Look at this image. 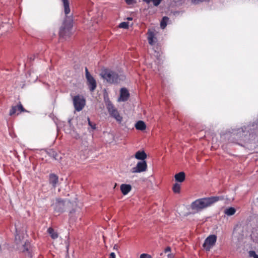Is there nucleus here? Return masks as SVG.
<instances>
[{
    "label": "nucleus",
    "mask_w": 258,
    "mask_h": 258,
    "mask_svg": "<svg viewBox=\"0 0 258 258\" xmlns=\"http://www.w3.org/2000/svg\"><path fill=\"white\" fill-rule=\"evenodd\" d=\"M223 199V198L221 197H211L199 199L191 203L190 208L195 213H198Z\"/></svg>",
    "instance_id": "nucleus-1"
},
{
    "label": "nucleus",
    "mask_w": 258,
    "mask_h": 258,
    "mask_svg": "<svg viewBox=\"0 0 258 258\" xmlns=\"http://www.w3.org/2000/svg\"><path fill=\"white\" fill-rule=\"evenodd\" d=\"M101 78L108 83L117 84L119 83L120 79L118 74L110 69H103L100 73Z\"/></svg>",
    "instance_id": "nucleus-2"
},
{
    "label": "nucleus",
    "mask_w": 258,
    "mask_h": 258,
    "mask_svg": "<svg viewBox=\"0 0 258 258\" xmlns=\"http://www.w3.org/2000/svg\"><path fill=\"white\" fill-rule=\"evenodd\" d=\"M104 102L110 116L120 122L122 120V117L120 115L117 109L115 107L108 97H104Z\"/></svg>",
    "instance_id": "nucleus-3"
},
{
    "label": "nucleus",
    "mask_w": 258,
    "mask_h": 258,
    "mask_svg": "<svg viewBox=\"0 0 258 258\" xmlns=\"http://www.w3.org/2000/svg\"><path fill=\"white\" fill-rule=\"evenodd\" d=\"M73 27L72 18L67 16L59 30V36L61 37L69 36Z\"/></svg>",
    "instance_id": "nucleus-4"
},
{
    "label": "nucleus",
    "mask_w": 258,
    "mask_h": 258,
    "mask_svg": "<svg viewBox=\"0 0 258 258\" xmlns=\"http://www.w3.org/2000/svg\"><path fill=\"white\" fill-rule=\"evenodd\" d=\"M217 241V236L214 234L210 235L204 241L203 247L207 251H210V249L215 245Z\"/></svg>",
    "instance_id": "nucleus-5"
},
{
    "label": "nucleus",
    "mask_w": 258,
    "mask_h": 258,
    "mask_svg": "<svg viewBox=\"0 0 258 258\" xmlns=\"http://www.w3.org/2000/svg\"><path fill=\"white\" fill-rule=\"evenodd\" d=\"M73 104L75 110L80 111L83 109L85 105V100L80 95H76L73 98Z\"/></svg>",
    "instance_id": "nucleus-6"
},
{
    "label": "nucleus",
    "mask_w": 258,
    "mask_h": 258,
    "mask_svg": "<svg viewBox=\"0 0 258 258\" xmlns=\"http://www.w3.org/2000/svg\"><path fill=\"white\" fill-rule=\"evenodd\" d=\"M86 78L87 81V84L90 91H94L97 86L96 82L95 79L91 75L87 68H85Z\"/></svg>",
    "instance_id": "nucleus-7"
},
{
    "label": "nucleus",
    "mask_w": 258,
    "mask_h": 258,
    "mask_svg": "<svg viewBox=\"0 0 258 258\" xmlns=\"http://www.w3.org/2000/svg\"><path fill=\"white\" fill-rule=\"evenodd\" d=\"M66 201L60 199H56V202L54 204V211L58 213H63L66 209Z\"/></svg>",
    "instance_id": "nucleus-8"
},
{
    "label": "nucleus",
    "mask_w": 258,
    "mask_h": 258,
    "mask_svg": "<svg viewBox=\"0 0 258 258\" xmlns=\"http://www.w3.org/2000/svg\"><path fill=\"white\" fill-rule=\"evenodd\" d=\"M147 168V164L146 161H141L137 164V165L132 168L131 171L132 173H140L145 171Z\"/></svg>",
    "instance_id": "nucleus-9"
},
{
    "label": "nucleus",
    "mask_w": 258,
    "mask_h": 258,
    "mask_svg": "<svg viewBox=\"0 0 258 258\" xmlns=\"http://www.w3.org/2000/svg\"><path fill=\"white\" fill-rule=\"evenodd\" d=\"M157 32L154 29H148L147 32V39L150 45H154L157 42L156 37Z\"/></svg>",
    "instance_id": "nucleus-10"
},
{
    "label": "nucleus",
    "mask_w": 258,
    "mask_h": 258,
    "mask_svg": "<svg viewBox=\"0 0 258 258\" xmlns=\"http://www.w3.org/2000/svg\"><path fill=\"white\" fill-rule=\"evenodd\" d=\"M17 114H19V113H21L22 112H28L27 110H26L23 106L22 104L20 102H19L17 105L16 106H13L12 107V108L10 109L9 112V115L10 116H12L15 113H16L17 112Z\"/></svg>",
    "instance_id": "nucleus-11"
},
{
    "label": "nucleus",
    "mask_w": 258,
    "mask_h": 258,
    "mask_svg": "<svg viewBox=\"0 0 258 258\" xmlns=\"http://www.w3.org/2000/svg\"><path fill=\"white\" fill-rule=\"evenodd\" d=\"M130 96L128 91L126 88H123L120 89V97L119 101H126L127 100Z\"/></svg>",
    "instance_id": "nucleus-12"
},
{
    "label": "nucleus",
    "mask_w": 258,
    "mask_h": 258,
    "mask_svg": "<svg viewBox=\"0 0 258 258\" xmlns=\"http://www.w3.org/2000/svg\"><path fill=\"white\" fill-rule=\"evenodd\" d=\"M58 182V177L54 173H51L49 175V183L53 188H55Z\"/></svg>",
    "instance_id": "nucleus-13"
},
{
    "label": "nucleus",
    "mask_w": 258,
    "mask_h": 258,
    "mask_svg": "<svg viewBox=\"0 0 258 258\" xmlns=\"http://www.w3.org/2000/svg\"><path fill=\"white\" fill-rule=\"evenodd\" d=\"M120 190L123 195H126L132 189V186L128 184H122L120 186Z\"/></svg>",
    "instance_id": "nucleus-14"
},
{
    "label": "nucleus",
    "mask_w": 258,
    "mask_h": 258,
    "mask_svg": "<svg viewBox=\"0 0 258 258\" xmlns=\"http://www.w3.org/2000/svg\"><path fill=\"white\" fill-rule=\"evenodd\" d=\"M135 157L137 159L145 161L147 158V154L144 151H138L136 153Z\"/></svg>",
    "instance_id": "nucleus-15"
},
{
    "label": "nucleus",
    "mask_w": 258,
    "mask_h": 258,
    "mask_svg": "<svg viewBox=\"0 0 258 258\" xmlns=\"http://www.w3.org/2000/svg\"><path fill=\"white\" fill-rule=\"evenodd\" d=\"M175 180L179 182H183L185 179V174L183 172H180L174 176Z\"/></svg>",
    "instance_id": "nucleus-16"
},
{
    "label": "nucleus",
    "mask_w": 258,
    "mask_h": 258,
    "mask_svg": "<svg viewBox=\"0 0 258 258\" xmlns=\"http://www.w3.org/2000/svg\"><path fill=\"white\" fill-rule=\"evenodd\" d=\"M135 127L137 130L143 131L146 129V125L143 121L139 120L136 123Z\"/></svg>",
    "instance_id": "nucleus-17"
},
{
    "label": "nucleus",
    "mask_w": 258,
    "mask_h": 258,
    "mask_svg": "<svg viewBox=\"0 0 258 258\" xmlns=\"http://www.w3.org/2000/svg\"><path fill=\"white\" fill-rule=\"evenodd\" d=\"M62 1L63 2L64 13L66 15H67L70 13V8L69 0H62Z\"/></svg>",
    "instance_id": "nucleus-18"
},
{
    "label": "nucleus",
    "mask_w": 258,
    "mask_h": 258,
    "mask_svg": "<svg viewBox=\"0 0 258 258\" xmlns=\"http://www.w3.org/2000/svg\"><path fill=\"white\" fill-rule=\"evenodd\" d=\"M244 130L242 127L238 128L237 130H233L232 134L233 135H236L237 138H241L243 136V133H244Z\"/></svg>",
    "instance_id": "nucleus-19"
},
{
    "label": "nucleus",
    "mask_w": 258,
    "mask_h": 258,
    "mask_svg": "<svg viewBox=\"0 0 258 258\" xmlns=\"http://www.w3.org/2000/svg\"><path fill=\"white\" fill-rule=\"evenodd\" d=\"M235 212L236 210L233 207H229L224 210L225 214L229 216L233 215Z\"/></svg>",
    "instance_id": "nucleus-20"
},
{
    "label": "nucleus",
    "mask_w": 258,
    "mask_h": 258,
    "mask_svg": "<svg viewBox=\"0 0 258 258\" xmlns=\"http://www.w3.org/2000/svg\"><path fill=\"white\" fill-rule=\"evenodd\" d=\"M47 232L49 233V234L52 239H56L58 237V234L57 232H56L54 230V229L51 227H49L48 228Z\"/></svg>",
    "instance_id": "nucleus-21"
},
{
    "label": "nucleus",
    "mask_w": 258,
    "mask_h": 258,
    "mask_svg": "<svg viewBox=\"0 0 258 258\" xmlns=\"http://www.w3.org/2000/svg\"><path fill=\"white\" fill-rule=\"evenodd\" d=\"M180 185L178 183H175L173 186L172 190L174 193L179 194L180 192Z\"/></svg>",
    "instance_id": "nucleus-22"
},
{
    "label": "nucleus",
    "mask_w": 258,
    "mask_h": 258,
    "mask_svg": "<svg viewBox=\"0 0 258 258\" xmlns=\"http://www.w3.org/2000/svg\"><path fill=\"white\" fill-rule=\"evenodd\" d=\"M70 219L72 221H75L77 217L76 216V211L73 209L69 213Z\"/></svg>",
    "instance_id": "nucleus-23"
},
{
    "label": "nucleus",
    "mask_w": 258,
    "mask_h": 258,
    "mask_svg": "<svg viewBox=\"0 0 258 258\" xmlns=\"http://www.w3.org/2000/svg\"><path fill=\"white\" fill-rule=\"evenodd\" d=\"M147 4H149L152 2L155 6H158L161 3L162 0H144Z\"/></svg>",
    "instance_id": "nucleus-24"
},
{
    "label": "nucleus",
    "mask_w": 258,
    "mask_h": 258,
    "mask_svg": "<svg viewBox=\"0 0 258 258\" xmlns=\"http://www.w3.org/2000/svg\"><path fill=\"white\" fill-rule=\"evenodd\" d=\"M168 18L164 17L163 18L160 23V27L162 29H164L167 25V21L168 20Z\"/></svg>",
    "instance_id": "nucleus-25"
},
{
    "label": "nucleus",
    "mask_w": 258,
    "mask_h": 258,
    "mask_svg": "<svg viewBox=\"0 0 258 258\" xmlns=\"http://www.w3.org/2000/svg\"><path fill=\"white\" fill-rule=\"evenodd\" d=\"M119 27L120 28L127 29L128 28V22H123L119 24Z\"/></svg>",
    "instance_id": "nucleus-26"
},
{
    "label": "nucleus",
    "mask_w": 258,
    "mask_h": 258,
    "mask_svg": "<svg viewBox=\"0 0 258 258\" xmlns=\"http://www.w3.org/2000/svg\"><path fill=\"white\" fill-rule=\"evenodd\" d=\"M249 255L250 257H252L253 258H258V255L253 250H250L249 251Z\"/></svg>",
    "instance_id": "nucleus-27"
},
{
    "label": "nucleus",
    "mask_w": 258,
    "mask_h": 258,
    "mask_svg": "<svg viewBox=\"0 0 258 258\" xmlns=\"http://www.w3.org/2000/svg\"><path fill=\"white\" fill-rule=\"evenodd\" d=\"M87 120H88V124L89 125V126H90L93 130H95L96 128V124L95 123H92L90 121L89 117L87 118Z\"/></svg>",
    "instance_id": "nucleus-28"
},
{
    "label": "nucleus",
    "mask_w": 258,
    "mask_h": 258,
    "mask_svg": "<svg viewBox=\"0 0 258 258\" xmlns=\"http://www.w3.org/2000/svg\"><path fill=\"white\" fill-rule=\"evenodd\" d=\"M171 251V248L169 246H167L165 249L164 252L161 253V255H163L164 254H166L167 253H169Z\"/></svg>",
    "instance_id": "nucleus-29"
},
{
    "label": "nucleus",
    "mask_w": 258,
    "mask_h": 258,
    "mask_svg": "<svg viewBox=\"0 0 258 258\" xmlns=\"http://www.w3.org/2000/svg\"><path fill=\"white\" fill-rule=\"evenodd\" d=\"M209 0H191V2L194 4H198L200 3L208 1Z\"/></svg>",
    "instance_id": "nucleus-30"
},
{
    "label": "nucleus",
    "mask_w": 258,
    "mask_h": 258,
    "mask_svg": "<svg viewBox=\"0 0 258 258\" xmlns=\"http://www.w3.org/2000/svg\"><path fill=\"white\" fill-rule=\"evenodd\" d=\"M140 258H152L151 256L146 253H143L141 254Z\"/></svg>",
    "instance_id": "nucleus-31"
},
{
    "label": "nucleus",
    "mask_w": 258,
    "mask_h": 258,
    "mask_svg": "<svg viewBox=\"0 0 258 258\" xmlns=\"http://www.w3.org/2000/svg\"><path fill=\"white\" fill-rule=\"evenodd\" d=\"M23 246L24 247V251H28V248L27 247V245L26 244V243H25V244L23 245Z\"/></svg>",
    "instance_id": "nucleus-32"
},
{
    "label": "nucleus",
    "mask_w": 258,
    "mask_h": 258,
    "mask_svg": "<svg viewBox=\"0 0 258 258\" xmlns=\"http://www.w3.org/2000/svg\"><path fill=\"white\" fill-rule=\"evenodd\" d=\"M167 256L168 258H173L174 257V255L170 253H167Z\"/></svg>",
    "instance_id": "nucleus-33"
},
{
    "label": "nucleus",
    "mask_w": 258,
    "mask_h": 258,
    "mask_svg": "<svg viewBox=\"0 0 258 258\" xmlns=\"http://www.w3.org/2000/svg\"><path fill=\"white\" fill-rule=\"evenodd\" d=\"M109 258H115V254L114 252H111L110 254Z\"/></svg>",
    "instance_id": "nucleus-34"
},
{
    "label": "nucleus",
    "mask_w": 258,
    "mask_h": 258,
    "mask_svg": "<svg viewBox=\"0 0 258 258\" xmlns=\"http://www.w3.org/2000/svg\"><path fill=\"white\" fill-rule=\"evenodd\" d=\"M74 137L77 139L80 138V136L77 133H75V135H74Z\"/></svg>",
    "instance_id": "nucleus-35"
},
{
    "label": "nucleus",
    "mask_w": 258,
    "mask_h": 258,
    "mask_svg": "<svg viewBox=\"0 0 258 258\" xmlns=\"http://www.w3.org/2000/svg\"><path fill=\"white\" fill-rule=\"evenodd\" d=\"M56 155H57V154L56 153H55L54 152H53V157H54V158L55 159H56Z\"/></svg>",
    "instance_id": "nucleus-36"
},
{
    "label": "nucleus",
    "mask_w": 258,
    "mask_h": 258,
    "mask_svg": "<svg viewBox=\"0 0 258 258\" xmlns=\"http://www.w3.org/2000/svg\"><path fill=\"white\" fill-rule=\"evenodd\" d=\"M127 19L128 20H133V18H132V17H128V18H127Z\"/></svg>",
    "instance_id": "nucleus-37"
},
{
    "label": "nucleus",
    "mask_w": 258,
    "mask_h": 258,
    "mask_svg": "<svg viewBox=\"0 0 258 258\" xmlns=\"http://www.w3.org/2000/svg\"><path fill=\"white\" fill-rule=\"evenodd\" d=\"M117 246L116 245H115L114 246V248H116V247H117Z\"/></svg>",
    "instance_id": "nucleus-38"
},
{
    "label": "nucleus",
    "mask_w": 258,
    "mask_h": 258,
    "mask_svg": "<svg viewBox=\"0 0 258 258\" xmlns=\"http://www.w3.org/2000/svg\"><path fill=\"white\" fill-rule=\"evenodd\" d=\"M117 246L116 245H115L114 246V248H116V247H117Z\"/></svg>",
    "instance_id": "nucleus-39"
},
{
    "label": "nucleus",
    "mask_w": 258,
    "mask_h": 258,
    "mask_svg": "<svg viewBox=\"0 0 258 258\" xmlns=\"http://www.w3.org/2000/svg\"><path fill=\"white\" fill-rule=\"evenodd\" d=\"M69 204H70V203L69 202H68L67 205H68Z\"/></svg>",
    "instance_id": "nucleus-40"
}]
</instances>
